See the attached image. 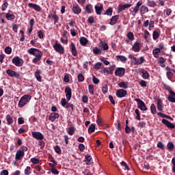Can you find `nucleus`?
<instances>
[{
  "instance_id": "obj_16",
  "label": "nucleus",
  "mask_w": 175,
  "mask_h": 175,
  "mask_svg": "<svg viewBox=\"0 0 175 175\" xmlns=\"http://www.w3.org/2000/svg\"><path fill=\"white\" fill-rule=\"evenodd\" d=\"M64 92L66 94L67 100H70V99H72V89L68 86H66Z\"/></svg>"
},
{
  "instance_id": "obj_12",
  "label": "nucleus",
  "mask_w": 175,
  "mask_h": 175,
  "mask_svg": "<svg viewBox=\"0 0 175 175\" xmlns=\"http://www.w3.org/2000/svg\"><path fill=\"white\" fill-rule=\"evenodd\" d=\"M81 8H80V5L77 3H75L72 5V11L74 14H80L81 13Z\"/></svg>"
},
{
  "instance_id": "obj_35",
  "label": "nucleus",
  "mask_w": 175,
  "mask_h": 175,
  "mask_svg": "<svg viewBox=\"0 0 175 175\" xmlns=\"http://www.w3.org/2000/svg\"><path fill=\"white\" fill-rule=\"evenodd\" d=\"M100 44H101L100 47H101L103 50L107 51L109 49V44H107L106 42L100 40Z\"/></svg>"
},
{
  "instance_id": "obj_38",
  "label": "nucleus",
  "mask_w": 175,
  "mask_h": 175,
  "mask_svg": "<svg viewBox=\"0 0 175 175\" xmlns=\"http://www.w3.org/2000/svg\"><path fill=\"white\" fill-rule=\"evenodd\" d=\"M150 36L151 35L150 34V31H148L147 29L145 30L144 33V38L146 42H148Z\"/></svg>"
},
{
  "instance_id": "obj_20",
  "label": "nucleus",
  "mask_w": 175,
  "mask_h": 175,
  "mask_svg": "<svg viewBox=\"0 0 175 175\" xmlns=\"http://www.w3.org/2000/svg\"><path fill=\"white\" fill-rule=\"evenodd\" d=\"M118 85L120 87V88H122V90H127V88H129V82L120 81L118 83Z\"/></svg>"
},
{
  "instance_id": "obj_5",
  "label": "nucleus",
  "mask_w": 175,
  "mask_h": 175,
  "mask_svg": "<svg viewBox=\"0 0 175 175\" xmlns=\"http://www.w3.org/2000/svg\"><path fill=\"white\" fill-rule=\"evenodd\" d=\"M53 47L55 51H56V53H58L59 54H64L65 53V48L62 46V44H59L58 41H55Z\"/></svg>"
},
{
  "instance_id": "obj_21",
  "label": "nucleus",
  "mask_w": 175,
  "mask_h": 175,
  "mask_svg": "<svg viewBox=\"0 0 175 175\" xmlns=\"http://www.w3.org/2000/svg\"><path fill=\"white\" fill-rule=\"evenodd\" d=\"M28 6L30 8V9H34L36 12H40V10H42V8H40V5L38 4L29 3H28Z\"/></svg>"
},
{
  "instance_id": "obj_48",
  "label": "nucleus",
  "mask_w": 175,
  "mask_h": 175,
  "mask_svg": "<svg viewBox=\"0 0 175 175\" xmlns=\"http://www.w3.org/2000/svg\"><path fill=\"white\" fill-rule=\"evenodd\" d=\"M148 6L150 8H155L157 6V3H155L154 1H148Z\"/></svg>"
},
{
  "instance_id": "obj_6",
  "label": "nucleus",
  "mask_w": 175,
  "mask_h": 175,
  "mask_svg": "<svg viewBox=\"0 0 175 175\" xmlns=\"http://www.w3.org/2000/svg\"><path fill=\"white\" fill-rule=\"evenodd\" d=\"M135 101L137 103V107L139 109V110H142V111H147L148 108L146 105V103H144L143 100L140 98H135Z\"/></svg>"
},
{
  "instance_id": "obj_10",
  "label": "nucleus",
  "mask_w": 175,
  "mask_h": 175,
  "mask_svg": "<svg viewBox=\"0 0 175 175\" xmlns=\"http://www.w3.org/2000/svg\"><path fill=\"white\" fill-rule=\"evenodd\" d=\"M127 94H128V92L124 89L117 90L116 93V96L118 98H125Z\"/></svg>"
},
{
  "instance_id": "obj_49",
  "label": "nucleus",
  "mask_w": 175,
  "mask_h": 175,
  "mask_svg": "<svg viewBox=\"0 0 175 175\" xmlns=\"http://www.w3.org/2000/svg\"><path fill=\"white\" fill-rule=\"evenodd\" d=\"M167 100L169 102H171V103H175V96H173L172 94L169 95L167 96Z\"/></svg>"
},
{
  "instance_id": "obj_63",
  "label": "nucleus",
  "mask_w": 175,
  "mask_h": 175,
  "mask_svg": "<svg viewBox=\"0 0 175 175\" xmlns=\"http://www.w3.org/2000/svg\"><path fill=\"white\" fill-rule=\"evenodd\" d=\"M137 126L138 128H144V126H146V122H139Z\"/></svg>"
},
{
  "instance_id": "obj_58",
  "label": "nucleus",
  "mask_w": 175,
  "mask_h": 175,
  "mask_svg": "<svg viewBox=\"0 0 175 175\" xmlns=\"http://www.w3.org/2000/svg\"><path fill=\"white\" fill-rule=\"evenodd\" d=\"M31 163H33V165H38V163H39V159L31 158Z\"/></svg>"
},
{
  "instance_id": "obj_11",
  "label": "nucleus",
  "mask_w": 175,
  "mask_h": 175,
  "mask_svg": "<svg viewBox=\"0 0 175 175\" xmlns=\"http://www.w3.org/2000/svg\"><path fill=\"white\" fill-rule=\"evenodd\" d=\"M125 75V68H117L115 71V76H117L118 77H122Z\"/></svg>"
},
{
  "instance_id": "obj_45",
  "label": "nucleus",
  "mask_w": 175,
  "mask_h": 175,
  "mask_svg": "<svg viewBox=\"0 0 175 175\" xmlns=\"http://www.w3.org/2000/svg\"><path fill=\"white\" fill-rule=\"evenodd\" d=\"M135 113L136 114V120H137L138 121H140V120H142V117L140 116V111L138 109H136L135 110Z\"/></svg>"
},
{
  "instance_id": "obj_14",
  "label": "nucleus",
  "mask_w": 175,
  "mask_h": 175,
  "mask_svg": "<svg viewBox=\"0 0 175 175\" xmlns=\"http://www.w3.org/2000/svg\"><path fill=\"white\" fill-rule=\"evenodd\" d=\"M142 5H143V1H139L135 6L132 8L133 10L131 11V13L137 14V13H139V10H140V6H142Z\"/></svg>"
},
{
  "instance_id": "obj_28",
  "label": "nucleus",
  "mask_w": 175,
  "mask_h": 175,
  "mask_svg": "<svg viewBox=\"0 0 175 175\" xmlns=\"http://www.w3.org/2000/svg\"><path fill=\"white\" fill-rule=\"evenodd\" d=\"M132 6V4H124V5H120L118 7V12H122L126 9H128Z\"/></svg>"
},
{
  "instance_id": "obj_17",
  "label": "nucleus",
  "mask_w": 175,
  "mask_h": 175,
  "mask_svg": "<svg viewBox=\"0 0 175 175\" xmlns=\"http://www.w3.org/2000/svg\"><path fill=\"white\" fill-rule=\"evenodd\" d=\"M70 49L72 55H73V57H77V49H76V45H75V43L73 42L70 43Z\"/></svg>"
},
{
  "instance_id": "obj_4",
  "label": "nucleus",
  "mask_w": 175,
  "mask_h": 175,
  "mask_svg": "<svg viewBox=\"0 0 175 175\" xmlns=\"http://www.w3.org/2000/svg\"><path fill=\"white\" fill-rule=\"evenodd\" d=\"M31 99H32V96L31 95H24L19 100V102L18 103V107H24V106H26V105H28Z\"/></svg>"
},
{
  "instance_id": "obj_24",
  "label": "nucleus",
  "mask_w": 175,
  "mask_h": 175,
  "mask_svg": "<svg viewBox=\"0 0 175 175\" xmlns=\"http://www.w3.org/2000/svg\"><path fill=\"white\" fill-rule=\"evenodd\" d=\"M157 61L158 65L161 68H165V66H166V65L165 64V62H166V59L163 58V57H159Z\"/></svg>"
},
{
  "instance_id": "obj_59",
  "label": "nucleus",
  "mask_w": 175,
  "mask_h": 175,
  "mask_svg": "<svg viewBox=\"0 0 175 175\" xmlns=\"http://www.w3.org/2000/svg\"><path fill=\"white\" fill-rule=\"evenodd\" d=\"M101 67L102 63L100 62H97L94 64V69H96V70H99V69H100Z\"/></svg>"
},
{
  "instance_id": "obj_23",
  "label": "nucleus",
  "mask_w": 175,
  "mask_h": 175,
  "mask_svg": "<svg viewBox=\"0 0 175 175\" xmlns=\"http://www.w3.org/2000/svg\"><path fill=\"white\" fill-rule=\"evenodd\" d=\"M131 50H133L135 53H139L140 51V43L139 42H135Z\"/></svg>"
},
{
  "instance_id": "obj_57",
  "label": "nucleus",
  "mask_w": 175,
  "mask_h": 175,
  "mask_svg": "<svg viewBox=\"0 0 175 175\" xmlns=\"http://www.w3.org/2000/svg\"><path fill=\"white\" fill-rule=\"evenodd\" d=\"M88 90L90 94V95H94V85H89L88 86Z\"/></svg>"
},
{
  "instance_id": "obj_22",
  "label": "nucleus",
  "mask_w": 175,
  "mask_h": 175,
  "mask_svg": "<svg viewBox=\"0 0 175 175\" xmlns=\"http://www.w3.org/2000/svg\"><path fill=\"white\" fill-rule=\"evenodd\" d=\"M85 12L87 14H91V13H94V7L91 4H88L85 7Z\"/></svg>"
},
{
  "instance_id": "obj_61",
  "label": "nucleus",
  "mask_w": 175,
  "mask_h": 175,
  "mask_svg": "<svg viewBox=\"0 0 175 175\" xmlns=\"http://www.w3.org/2000/svg\"><path fill=\"white\" fill-rule=\"evenodd\" d=\"M167 147L168 150H173L174 148V144L172 142H169Z\"/></svg>"
},
{
  "instance_id": "obj_26",
  "label": "nucleus",
  "mask_w": 175,
  "mask_h": 175,
  "mask_svg": "<svg viewBox=\"0 0 175 175\" xmlns=\"http://www.w3.org/2000/svg\"><path fill=\"white\" fill-rule=\"evenodd\" d=\"M148 8L146 5H141L139 7V12L141 16H143L144 14H146V13H148Z\"/></svg>"
},
{
  "instance_id": "obj_53",
  "label": "nucleus",
  "mask_w": 175,
  "mask_h": 175,
  "mask_svg": "<svg viewBox=\"0 0 175 175\" xmlns=\"http://www.w3.org/2000/svg\"><path fill=\"white\" fill-rule=\"evenodd\" d=\"M4 51L5 54H8L9 55L12 54V48L10 46H7L5 48Z\"/></svg>"
},
{
  "instance_id": "obj_33",
  "label": "nucleus",
  "mask_w": 175,
  "mask_h": 175,
  "mask_svg": "<svg viewBox=\"0 0 175 175\" xmlns=\"http://www.w3.org/2000/svg\"><path fill=\"white\" fill-rule=\"evenodd\" d=\"M35 77L40 83H42V76H40V70H37L35 72Z\"/></svg>"
},
{
  "instance_id": "obj_50",
  "label": "nucleus",
  "mask_w": 175,
  "mask_h": 175,
  "mask_svg": "<svg viewBox=\"0 0 175 175\" xmlns=\"http://www.w3.org/2000/svg\"><path fill=\"white\" fill-rule=\"evenodd\" d=\"M107 16H111L113 14V8H108L106 11L105 13L104 14Z\"/></svg>"
},
{
  "instance_id": "obj_34",
  "label": "nucleus",
  "mask_w": 175,
  "mask_h": 175,
  "mask_svg": "<svg viewBox=\"0 0 175 175\" xmlns=\"http://www.w3.org/2000/svg\"><path fill=\"white\" fill-rule=\"evenodd\" d=\"M141 73L142 74V78L144 79V80H147L148 77H150V75L148 74V72L144 69H141Z\"/></svg>"
},
{
  "instance_id": "obj_36",
  "label": "nucleus",
  "mask_w": 175,
  "mask_h": 175,
  "mask_svg": "<svg viewBox=\"0 0 175 175\" xmlns=\"http://www.w3.org/2000/svg\"><path fill=\"white\" fill-rule=\"evenodd\" d=\"M92 51L95 55H100V54H102V50L97 46L93 47Z\"/></svg>"
},
{
  "instance_id": "obj_9",
  "label": "nucleus",
  "mask_w": 175,
  "mask_h": 175,
  "mask_svg": "<svg viewBox=\"0 0 175 175\" xmlns=\"http://www.w3.org/2000/svg\"><path fill=\"white\" fill-rule=\"evenodd\" d=\"M6 73L10 76V77H15V79H18L20 77V73L11 70V69H8L6 70Z\"/></svg>"
},
{
  "instance_id": "obj_64",
  "label": "nucleus",
  "mask_w": 175,
  "mask_h": 175,
  "mask_svg": "<svg viewBox=\"0 0 175 175\" xmlns=\"http://www.w3.org/2000/svg\"><path fill=\"white\" fill-rule=\"evenodd\" d=\"M172 163L173 165V167H172V172L173 173H175V158H172Z\"/></svg>"
},
{
  "instance_id": "obj_8",
  "label": "nucleus",
  "mask_w": 175,
  "mask_h": 175,
  "mask_svg": "<svg viewBox=\"0 0 175 175\" xmlns=\"http://www.w3.org/2000/svg\"><path fill=\"white\" fill-rule=\"evenodd\" d=\"M165 70L167 71L166 75L168 80H170V81H172L173 76H174L175 70L170 68V67L169 66H167L165 68Z\"/></svg>"
},
{
  "instance_id": "obj_25",
  "label": "nucleus",
  "mask_w": 175,
  "mask_h": 175,
  "mask_svg": "<svg viewBox=\"0 0 175 175\" xmlns=\"http://www.w3.org/2000/svg\"><path fill=\"white\" fill-rule=\"evenodd\" d=\"M59 118V114L57 113H51L50 115H49V121H51V122H54V121L55 120H57V118Z\"/></svg>"
},
{
  "instance_id": "obj_60",
  "label": "nucleus",
  "mask_w": 175,
  "mask_h": 175,
  "mask_svg": "<svg viewBox=\"0 0 175 175\" xmlns=\"http://www.w3.org/2000/svg\"><path fill=\"white\" fill-rule=\"evenodd\" d=\"M25 174L29 175L31 174V167L27 166L25 170Z\"/></svg>"
},
{
  "instance_id": "obj_46",
  "label": "nucleus",
  "mask_w": 175,
  "mask_h": 175,
  "mask_svg": "<svg viewBox=\"0 0 175 175\" xmlns=\"http://www.w3.org/2000/svg\"><path fill=\"white\" fill-rule=\"evenodd\" d=\"M126 36L129 40H135V35L132 33V31L127 33Z\"/></svg>"
},
{
  "instance_id": "obj_27",
  "label": "nucleus",
  "mask_w": 175,
  "mask_h": 175,
  "mask_svg": "<svg viewBox=\"0 0 175 175\" xmlns=\"http://www.w3.org/2000/svg\"><path fill=\"white\" fill-rule=\"evenodd\" d=\"M120 18L119 15H115L111 17V21L109 22L110 25H116L117 24V22L118 21V19Z\"/></svg>"
},
{
  "instance_id": "obj_15",
  "label": "nucleus",
  "mask_w": 175,
  "mask_h": 175,
  "mask_svg": "<svg viewBox=\"0 0 175 175\" xmlns=\"http://www.w3.org/2000/svg\"><path fill=\"white\" fill-rule=\"evenodd\" d=\"M96 14H98V16H100L102 14V12H103V4L102 3H98L94 7Z\"/></svg>"
},
{
  "instance_id": "obj_55",
  "label": "nucleus",
  "mask_w": 175,
  "mask_h": 175,
  "mask_svg": "<svg viewBox=\"0 0 175 175\" xmlns=\"http://www.w3.org/2000/svg\"><path fill=\"white\" fill-rule=\"evenodd\" d=\"M79 83H83L84 81V76L82 74H79L77 76Z\"/></svg>"
},
{
  "instance_id": "obj_13",
  "label": "nucleus",
  "mask_w": 175,
  "mask_h": 175,
  "mask_svg": "<svg viewBox=\"0 0 175 175\" xmlns=\"http://www.w3.org/2000/svg\"><path fill=\"white\" fill-rule=\"evenodd\" d=\"M31 135L34 139L37 140H43L44 139V136L40 132L33 131L31 132Z\"/></svg>"
},
{
  "instance_id": "obj_44",
  "label": "nucleus",
  "mask_w": 175,
  "mask_h": 175,
  "mask_svg": "<svg viewBox=\"0 0 175 175\" xmlns=\"http://www.w3.org/2000/svg\"><path fill=\"white\" fill-rule=\"evenodd\" d=\"M116 58H118L120 61H121V62H126L128 59L124 55H117Z\"/></svg>"
},
{
  "instance_id": "obj_43",
  "label": "nucleus",
  "mask_w": 175,
  "mask_h": 175,
  "mask_svg": "<svg viewBox=\"0 0 175 175\" xmlns=\"http://www.w3.org/2000/svg\"><path fill=\"white\" fill-rule=\"evenodd\" d=\"M157 49H159V50H160V51H165V50H166L165 45L162 42H160L158 44Z\"/></svg>"
},
{
  "instance_id": "obj_52",
  "label": "nucleus",
  "mask_w": 175,
  "mask_h": 175,
  "mask_svg": "<svg viewBox=\"0 0 175 175\" xmlns=\"http://www.w3.org/2000/svg\"><path fill=\"white\" fill-rule=\"evenodd\" d=\"M92 132H95V126L94 124H91L88 128V133H92Z\"/></svg>"
},
{
  "instance_id": "obj_7",
  "label": "nucleus",
  "mask_w": 175,
  "mask_h": 175,
  "mask_svg": "<svg viewBox=\"0 0 175 175\" xmlns=\"http://www.w3.org/2000/svg\"><path fill=\"white\" fill-rule=\"evenodd\" d=\"M12 62L15 66H23V65H24V60L18 56L14 57Z\"/></svg>"
},
{
  "instance_id": "obj_30",
  "label": "nucleus",
  "mask_w": 175,
  "mask_h": 175,
  "mask_svg": "<svg viewBox=\"0 0 175 175\" xmlns=\"http://www.w3.org/2000/svg\"><path fill=\"white\" fill-rule=\"evenodd\" d=\"M79 43L81 46H85L87 44H88V39H87L85 37H81Z\"/></svg>"
},
{
  "instance_id": "obj_54",
  "label": "nucleus",
  "mask_w": 175,
  "mask_h": 175,
  "mask_svg": "<svg viewBox=\"0 0 175 175\" xmlns=\"http://www.w3.org/2000/svg\"><path fill=\"white\" fill-rule=\"evenodd\" d=\"M37 34L40 39H43V38H44V33H43L42 30H38Z\"/></svg>"
},
{
  "instance_id": "obj_31",
  "label": "nucleus",
  "mask_w": 175,
  "mask_h": 175,
  "mask_svg": "<svg viewBox=\"0 0 175 175\" xmlns=\"http://www.w3.org/2000/svg\"><path fill=\"white\" fill-rule=\"evenodd\" d=\"M163 87H164L165 90L168 91V92L170 93V95H172V96H175V92H173V90H172V88H170V86L164 83Z\"/></svg>"
},
{
  "instance_id": "obj_37",
  "label": "nucleus",
  "mask_w": 175,
  "mask_h": 175,
  "mask_svg": "<svg viewBox=\"0 0 175 175\" xmlns=\"http://www.w3.org/2000/svg\"><path fill=\"white\" fill-rule=\"evenodd\" d=\"M161 49L158 48H155L154 49L152 50V54L154 57V58H158L159 57V53H161Z\"/></svg>"
},
{
  "instance_id": "obj_29",
  "label": "nucleus",
  "mask_w": 175,
  "mask_h": 175,
  "mask_svg": "<svg viewBox=\"0 0 175 175\" xmlns=\"http://www.w3.org/2000/svg\"><path fill=\"white\" fill-rule=\"evenodd\" d=\"M157 110H159V111H162L163 110V103L161 98L157 99Z\"/></svg>"
},
{
  "instance_id": "obj_19",
  "label": "nucleus",
  "mask_w": 175,
  "mask_h": 175,
  "mask_svg": "<svg viewBox=\"0 0 175 175\" xmlns=\"http://www.w3.org/2000/svg\"><path fill=\"white\" fill-rule=\"evenodd\" d=\"M51 17L53 18V20L54 21V24L55 25V24H57V23H58V21H59V17L57 16V11H54L53 12V14H50L49 15V18H51Z\"/></svg>"
},
{
  "instance_id": "obj_32",
  "label": "nucleus",
  "mask_w": 175,
  "mask_h": 175,
  "mask_svg": "<svg viewBox=\"0 0 175 175\" xmlns=\"http://www.w3.org/2000/svg\"><path fill=\"white\" fill-rule=\"evenodd\" d=\"M114 68H116V66H112L109 68H105L103 69V72L104 73H108L111 75V73H113V70H114Z\"/></svg>"
},
{
  "instance_id": "obj_47",
  "label": "nucleus",
  "mask_w": 175,
  "mask_h": 175,
  "mask_svg": "<svg viewBox=\"0 0 175 175\" xmlns=\"http://www.w3.org/2000/svg\"><path fill=\"white\" fill-rule=\"evenodd\" d=\"M150 111L152 114H157V107L154 104H152L150 106Z\"/></svg>"
},
{
  "instance_id": "obj_40",
  "label": "nucleus",
  "mask_w": 175,
  "mask_h": 175,
  "mask_svg": "<svg viewBox=\"0 0 175 175\" xmlns=\"http://www.w3.org/2000/svg\"><path fill=\"white\" fill-rule=\"evenodd\" d=\"M67 132L70 136H73L75 133V126H71L67 129Z\"/></svg>"
},
{
  "instance_id": "obj_41",
  "label": "nucleus",
  "mask_w": 175,
  "mask_h": 175,
  "mask_svg": "<svg viewBox=\"0 0 175 175\" xmlns=\"http://www.w3.org/2000/svg\"><path fill=\"white\" fill-rule=\"evenodd\" d=\"M5 118H6L8 125H11V124H13L14 122L13 118L10 115H7Z\"/></svg>"
},
{
  "instance_id": "obj_2",
  "label": "nucleus",
  "mask_w": 175,
  "mask_h": 175,
  "mask_svg": "<svg viewBox=\"0 0 175 175\" xmlns=\"http://www.w3.org/2000/svg\"><path fill=\"white\" fill-rule=\"evenodd\" d=\"M28 151V148L27 146H21V148L16 151L15 154V159L16 161H21L24 158V155H25V152Z\"/></svg>"
},
{
  "instance_id": "obj_51",
  "label": "nucleus",
  "mask_w": 175,
  "mask_h": 175,
  "mask_svg": "<svg viewBox=\"0 0 175 175\" xmlns=\"http://www.w3.org/2000/svg\"><path fill=\"white\" fill-rule=\"evenodd\" d=\"M8 6H9V3L8 2H5L1 5V10L2 12H5L8 9Z\"/></svg>"
},
{
  "instance_id": "obj_56",
  "label": "nucleus",
  "mask_w": 175,
  "mask_h": 175,
  "mask_svg": "<svg viewBox=\"0 0 175 175\" xmlns=\"http://www.w3.org/2000/svg\"><path fill=\"white\" fill-rule=\"evenodd\" d=\"M108 91H109V88L107 87V85H104L102 88L103 94H107Z\"/></svg>"
},
{
  "instance_id": "obj_62",
  "label": "nucleus",
  "mask_w": 175,
  "mask_h": 175,
  "mask_svg": "<svg viewBox=\"0 0 175 175\" xmlns=\"http://www.w3.org/2000/svg\"><path fill=\"white\" fill-rule=\"evenodd\" d=\"M54 150L57 154H61V148L59 146H55Z\"/></svg>"
},
{
  "instance_id": "obj_39",
  "label": "nucleus",
  "mask_w": 175,
  "mask_h": 175,
  "mask_svg": "<svg viewBox=\"0 0 175 175\" xmlns=\"http://www.w3.org/2000/svg\"><path fill=\"white\" fill-rule=\"evenodd\" d=\"M161 36V33L158 31H154L152 33L153 40H157Z\"/></svg>"
},
{
  "instance_id": "obj_3",
  "label": "nucleus",
  "mask_w": 175,
  "mask_h": 175,
  "mask_svg": "<svg viewBox=\"0 0 175 175\" xmlns=\"http://www.w3.org/2000/svg\"><path fill=\"white\" fill-rule=\"evenodd\" d=\"M129 58L131 60L133 65H137V66H139V65L144 64V62H146V59H144V57L143 56H141L138 59L136 57H134L133 55L130 54L129 55Z\"/></svg>"
},
{
  "instance_id": "obj_18",
  "label": "nucleus",
  "mask_w": 175,
  "mask_h": 175,
  "mask_svg": "<svg viewBox=\"0 0 175 175\" xmlns=\"http://www.w3.org/2000/svg\"><path fill=\"white\" fill-rule=\"evenodd\" d=\"M161 122H162V124H164V125H165L166 126H167V128H170V129H175L174 124H173V123L170 122L169 120H167L166 119H163L161 120Z\"/></svg>"
},
{
  "instance_id": "obj_1",
  "label": "nucleus",
  "mask_w": 175,
  "mask_h": 175,
  "mask_svg": "<svg viewBox=\"0 0 175 175\" xmlns=\"http://www.w3.org/2000/svg\"><path fill=\"white\" fill-rule=\"evenodd\" d=\"M27 53L35 57L32 59L33 64L40 65V60L42 59V57H43V53L42 51L36 48H31L28 49Z\"/></svg>"
},
{
  "instance_id": "obj_42",
  "label": "nucleus",
  "mask_w": 175,
  "mask_h": 175,
  "mask_svg": "<svg viewBox=\"0 0 175 175\" xmlns=\"http://www.w3.org/2000/svg\"><path fill=\"white\" fill-rule=\"evenodd\" d=\"M5 18H7V20H9L10 21H11L12 20H14V18H16V16H14V14H13L7 13L5 14Z\"/></svg>"
}]
</instances>
